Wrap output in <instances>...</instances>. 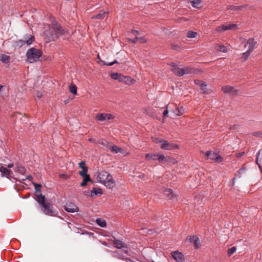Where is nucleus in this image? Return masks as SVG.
Segmentation results:
<instances>
[{"mask_svg": "<svg viewBox=\"0 0 262 262\" xmlns=\"http://www.w3.org/2000/svg\"><path fill=\"white\" fill-rule=\"evenodd\" d=\"M237 28V25L234 24H230L228 25H223L218 27L216 30L218 32H222L229 30H235Z\"/></svg>", "mask_w": 262, "mask_h": 262, "instance_id": "obj_7", "label": "nucleus"}, {"mask_svg": "<svg viewBox=\"0 0 262 262\" xmlns=\"http://www.w3.org/2000/svg\"><path fill=\"white\" fill-rule=\"evenodd\" d=\"M120 76V74L117 73H114L111 74V77L114 80H118Z\"/></svg>", "mask_w": 262, "mask_h": 262, "instance_id": "obj_48", "label": "nucleus"}, {"mask_svg": "<svg viewBox=\"0 0 262 262\" xmlns=\"http://www.w3.org/2000/svg\"><path fill=\"white\" fill-rule=\"evenodd\" d=\"M252 135L255 137L262 138V132L256 131L252 133Z\"/></svg>", "mask_w": 262, "mask_h": 262, "instance_id": "obj_49", "label": "nucleus"}, {"mask_svg": "<svg viewBox=\"0 0 262 262\" xmlns=\"http://www.w3.org/2000/svg\"><path fill=\"white\" fill-rule=\"evenodd\" d=\"M260 155V151H258L257 154H256V164L258 165L259 168L261 170L262 169V167H261V164L260 163H259V160H258V158H259V156Z\"/></svg>", "mask_w": 262, "mask_h": 262, "instance_id": "obj_46", "label": "nucleus"}, {"mask_svg": "<svg viewBox=\"0 0 262 262\" xmlns=\"http://www.w3.org/2000/svg\"><path fill=\"white\" fill-rule=\"evenodd\" d=\"M64 209L69 212H77L79 210L78 208L73 203H70L67 204L64 206Z\"/></svg>", "mask_w": 262, "mask_h": 262, "instance_id": "obj_12", "label": "nucleus"}, {"mask_svg": "<svg viewBox=\"0 0 262 262\" xmlns=\"http://www.w3.org/2000/svg\"><path fill=\"white\" fill-rule=\"evenodd\" d=\"M236 251V248L234 247H231L228 250V256H231Z\"/></svg>", "mask_w": 262, "mask_h": 262, "instance_id": "obj_45", "label": "nucleus"}, {"mask_svg": "<svg viewBox=\"0 0 262 262\" xmlns=\"http://www.w3.org/2000/svg\"><path fill=\"white\" fill-rule=\"evenodd\" d=\"M13 164H9L8 165H7V168L9 169V168H12L13 167Z\"/></svg>", "mask_w": 262, "mask_h": 262, "instance_id": "obj_61", "label": "nucleus"}, {"mask_svg": "<svg viewBox=\"0 0 262 262\" xmlns=\"http://www.w3.org/2000/svg\"><path fill=\"white\" fill-rule=\"evenodd\" d=\"M194 237H196V236H189L187 237V239L190 242H192L194 240Z\"/></svg>", "mask_w": 262, "mask_h": 262, "instance_id": "obj_56", "label": "nucleus"}, {"mask_svg": "<svg viewBox=\"0 0 262 262\" xmlns=\"http://www.w3.org/2000/svg\"><path fill=\"white\" fill-rule=\"evenodd\" d=\"M245 7L244 6H232L229 5L227 7L228 10L234 11H238L242 10Z\"/></svg>", "mask_w": 262, "mask_h": 262, "instance_id": "obj_21", "label": "nucleus"}, {"mask_svg": "<svg viewBox=\"0 0 262 262\" xmlns=\"http://www.w3.org/2000/svg\"><path fill=\"white\" fill-rule=\"evenodd\" d=\"M244 154V152H239L237 154L236 156L237 158H240L242 156H243Z\"/></svg>", "mask_w": 262, "mask_h": 262, "instance_id": "obj_59", "label": "nucleus"}, {"mask_svg": "<svg viewBox=\"0 0 262 262\" xmlns=\"http://www.w3.org/2000/svg\"><path fill=\"white\" fill-rule=\"evenodd\" d=\"M217 49L222 52H226L227 51L226 47L223 45H219Z\"/></svg>", "mask_w": 262, "mask_h": 262, "instance_id": "obj_42", "label": "nucleus"}, {"mask_svg": "<svg viewBox=\"0 0 262 262\" xmlns=\"http://www.w3.org/2000/svg\"><path fill=\"white\" fill-rule=\"evenodd\" d=\"M114 256L116 257L121 259H124L125 257L122 255L121 254L119 253L118 251H116L114 252Z\"/></svg>", "mask_w": 262, "mask_h": 262, "instance_id": "obj_44", "label": "nucleus"}, {"mask_svg": "<svg viewBox=\"0 0 262 262\" xmlns=\"http://www.w3.org/2000/svg\"><path fill=\"white\" fill-rule=\"evenodd\" d=\"M205 157L207 159L214 160L217 163L221 162L223 160V158L221 156L211 151H207L206 152Z\"/></svg>", "mask_w": 262, "mask_h": 262, "instance_id": "obj_5", "label": "nucleus"}, {"mask_svg": "<svg viewBox=\"0 0 262 262\" xmlns=\"http://www.w3.org/2000/svg\"><path fill=\"white\" fill-rule=\"evenodd\" d=\"M34 36L27 34L24 36L23 39L15 41L14 45L15 47L20 48L25 44L29 46L31 45L34 41Z\"/></svg>", "mask_w": 262, "mask_h": 262, "instance_id": "obj_4", "label": "nucleus"}, {"mask_svg": "<svg viewBox=\"0 0 262 262\" xmlns=\"http://www.w3.org/2000/svg\"><path fill=\"white\" fill-rule=\"evenodd\" d=\"M103 183L106 187L110 189L114 188L115 186V183L112 175L110 176Z\"/></svg>", "mask_w": 262, "mask_h": 262, "instance_id": "obj_14", "label": "nucleus"}, {"mask_svg": "<svg viewBox=\"0 0 262 262\" xmlns=\"http://www.w3.org/2000/svg\"><path fill=\"white\" fill-rule=\"evenodd\" d=\"M111 151L113 153L117 154L118 152H121L122 151V148L118 147L116 145H113L110 147Z\"/></svg>", "mask_w": 262, "mask_h": 262, "instance_id": "obj_27", "label": "nucleus"}, {"mask_svg": "<svg viewBox=\"0 0 262 262\" xmlns=\"http://www.w3.org/2000/svg\"><path fill=\"white\" fill-rule=\"evenodd\" d=\"M152 141L156 143H159L160 144V146L162 145V144L163 143L162 142V141H164V140L163 139H160V138H152Z\"/></svg>", "mask_w": 262, "mask_h": 262, "instance_id": "obj_43", "label": "nucleus"}, {"mask_svg": "<svg viewBox=\"0 0 262 262\" xmlns=\"http://www.w3.org/2000/svg\"><path fill=\"white\" fill-rule=\"evenodd\" d=\"M170 66L171 67V70L175 75L178 76H183V68H179L178 66L174 63H171Z\"/></svg>", "mask_w": 262, "mask_h": 262, "instance_id": "obj_9", "label": "nucleus"}, {"mask_svg": "<svg viewBox=\"0 0 262 262\" xmlns=\"http://www.w3.org/2000/svg\"><path fill=\"white\" fill-rule=\"evenodd\" d=\"M125 78V76H124L121 74H120V76H119V79L118 80L120 82H123L124 81Z\"/></svg>", "mask_w": 262, "mask_h": 262, "instance_id": "obj_54", "label": "nucleus"}, {"mask_svg": "<svg viewBox=\"0 0 262 262\" xmlns=\"http://www.w3.org/2000/svg\"><path fill=\"white\" fill-rule=\"evenodd\" d=\"M189 3L192 6L195 8H200L201 7V0H190Z\"/></svg>", "mask_w": 262, "mask_h": 262, "instance_id": "obj_20", "label": "nucleus"}, {"mask_svg": "<svg viewBox=\"0 0 262 262\" xmlns=\"http://www.w3.org/2000/svg\"><path fill=\"white\" fill-rule=\"evenodd\" d=\"M197 33L192 31H189L187 33V36L188 38H195L196 36Z\"/></svg>", "mask_w": 262, "mask_h": 262, "instance_id": "obj_36", "label": "nucleus"}, {"mask_svg": "<svg viewBox=\"0 0 262 262\" xmlns=\"http://www.w3.org/2000/svg\"><path fill=\"white\" fill-rule=\"evenodd\" d=\"M79 167L81 168V169H83L85 167H86V166H85V163L84 162V161H81L79 163Z\"/></svg>", "mask_w": 262, "mask_h": 262, "instance_id": "obj_53", "label": "nucleus"}, {"mask_svg": "<svg viewBox=\"0 0 262 262\" xmlns=\"http://www.w3.org/2000/svg\"><path fill=\"white\" fill-rule=\"evenodd\" d=\"M170 47H171V49L176 50V51H178L181 49V47L179 45L176 44L174 43H171L170 45Z\"/></svg>", "mask_w": 262, "mask_h": 262, "instance_id": "obj_39", "label": "nucleus"}, {"mask_svg": "<svg viewBox=\"0 0 262 262\" xmlns=\"http://www.w3.org/2000/svg\"><path fill=\"white\" fill-rule=\"evenodd\" d=\"M138 41H139L140 43H145L146 41V39L143 37H139L138 39Z\"/></svg>", "mask_w": 262, "mask_h": 262, "instance_id": "obj_52", "label": "nucleus"}, {"mask_svg": "<svg viewBox=\"0 0 262 262\" xmlns=\"http://www.w3.org/2000/svg\"><path fill=\"white\" fill-rule=\"evenodd\" d=\"M171 160H170V161H168V163H171L172 164H175L176 163V160L174 159L171 158Z\"/></svg>", "mask_w": 262, "mask_h": 262, "instance_id": "obj_58", "label": "nucleus"}, {"mask_svg": "<svg viewBox=\"0 0 262 262\" xmlns=\"http://www.w3.org/2000/svg\"><path fill=\"white\" fill-rule=\"evenodd\" d=\"M244 170H245V168L243 167L242 168H241L240 169H239V170L238 171V173L239 174H241L242 172H243Z\"/></svg>", "mask_w": 262, "mask_h": 262, "instance_id": "obj_60", "label": "nucleus"}, {"mask_svg": "<svg viewBox=\"0 0 262 262\" xmlns=\"http://www.w3.org/2000/svg\"><path fill=\"white\" fill-rule=\"evenodd\" d=\"M68 33V31L57 21H53L44 32L47 42L55 40L60 36Z\"/></svg>", "mask_w": 262, "mask_h": 262, "instance_id": "obj_2", "label": "nucleus"}, {"mask_svg": "<svg viewBox=\"0 0 262 262\" xmlns=\"http://www.w3.org/2000/svg\"><path fill=\"white\" fill-rule=\"evenodd\" d=\"M175 108L171 110V111L174 113L176 116H180L182 115L184 113V111L183 109H179L177 106L174 105Z\"/></svg>", "mask_w": 262, "mask_h": 262, "instance_id": "obj_25", "label": "nucleus"}, {"mask_svg": "<svg viewBox=\"0 0 262 262\" xmlns=\"http://www.w3.org/2000/svg\"><path fill=\"white\" fill-rule=\"evenodd\" d=\"M158 160L160 162L163 163H168V161H170L171 160V157L169 156H164L163 155H159Z\"/></svg>", "mask_w": 262, "mask_h": 262, "instance_id": "obj_24", "label": "nucleus"}, {"mask_svg": "<svg viewBox=\"0 0 262 262\" xmlns=\"http://www.w3.org/2000/svg\"><path fill=\"white\" fill-rule=\"evenodd\" d=\"M164 193L165 196L170 200H173L176 198V195L174 194L173 191L170 189H166L164 191Z\"/></svg>", "mask_w": 262, "mask_h": 262, "instance_id": "obj_17", "label": "nucleus"}, {"mask_svg": "<svg viewBox=\"0 0 262 262\" xmlns=\"http://www.w3.org/2000/svg\"><path fill=\"white\" fill-rule=\"evenodd\" d=\"M35 187V196L36 201L41 206V210L43 213L50 216H55L56 214L55 211L53 209L52 205L45 201V196L41 193V185L32 183Z\"/></svg>", "mask_w": 262, "mask_h": 262, "instance_id": "obj_1", "label": "nucleus"}, {"mask_svg": "<svg viewBox=\"0 0 262 262\" xmlns=\"http://www.w3.org/2000/svg\"><path fill=\"white\" fill-rule=\"evenodd\" d=\"M88 170V167H86L83 168L82 170L80 171L79 174L81 177L89 176V175L87 174Z\"/></svg>", "mask_w": 262, "mask_h": 262, "instance_id": "obj_35", "label": "nucleus"}, {"mask_svg": "<svg viewBox=\"0 0 262 262\" xmlns=\"http://www.w3.org/2000/svg\"><path fill=\"white\" fill-rule=\"evenodd\" d=\"M131 33L134 35H135V36H138V35H139V32L137 31V30H134V29H132L131 30Z\"/></svg>", "mask_w": 262, "mask_h": 262, "instance_id": "obj_55", "label": "nucleus"}, {"mask_svg": "<svg viewBox=\"0 0 262 262\" xmlns=\"http://www.w3.org/2000/svg\"><path fill=\"white\" fill-rule=\"evenodd\" d=\"M165 107H166V109H165V110L164 111L163 114V117H164V118H166V117H168V108H169L168 105H166V106H165Z\"/></svg>", "mask_w": 262, "mask_h": 262, "instance_id": "obj_51", "label": "nucleus"}, {"mask_svg": "<svg viewBox=\"0 0 262 262\" xmlns=\"http://www.w3.org/2000/svg\"><path fill=\"white\" fill-rule=\"evenodd\" d=\"M247 43L249 45V49L248 50L252 52L255 48L256 42L254 41V39L253 38H250L248 40Z\"/></svg>", "mask_w": 262, "mask_h": 262, "instance_id": "obj_16", "label": "nucleus"}, {"mask_svg": "<svg viewBox=\"0 0 262 262\" xmlns=\"http://www.w3.org/2000/svg\"><path fill=\"white\" fill-rule=\"evenodd\" d=\"M251 52L248 50L245 53H243L242 54L241 58L243 59L244 60H246L249 56H250Z\"/></svg>", "mask_w": 262, "mask_h": 262, "instance_id": "obj_34", "label": "nucleus"}, {"mask_svg": "<svg viewBox=\"0 0 262 262\" xmlns=\"http://www.w3.org/2000/svg\"><path fill=\"white\" fill-rule=\"evenodd\" d=\"M105 15V12H103L102 13H100L97 14L96 15L94 16L93 18H96V19H102L104 17Z\"/></svg>", "mask_w": 262, "mask_h": 262, "instance_id": "obj_40", "label": "nucleus"}, {"mask_svg": "<svg viewBox=\"0 0 262 262\" xmlns=\"http://www.w3.org/2000/svg\"><path fill=\"white\" fill-rule=\"evenodd\" d=\"M10 60V56L9 55L3 54L1 56V61L6 64L9 63Z\"/></svg>", "mask_w": 262, "mask_h": 262, "instance_id": "obj_28", "label": "nucleus"}, {"mask_svg": "<svg viewBox=\"0 0 262 262\" xmlns=\"http://www.w3.org/2000/svg\"><path fill=\"white\" fill-rule=\"evenodd\" d=\"M42 96L41 93L40 92H37L36 94V97L38 98V99L40 98Z\"/></svg>", "mask_w": 262, "mask_h": 262, "instance_id": "obj_57", "label": "nucleus"}, {"mask_svg": "<svg viewBox=\"0 0 262 262\" xmlns=\"http://www.w3.org/2000/svg\"><path fill=\"white\" fill-rule=\"evenodd\" d=\"M195 70L193 68L186 67L183 68V76L185 74H190L194 73Z\"/></svg>", "mask_w": 262, "mask_h": 262, "instance_id": "obj_19", "label": "nucleus"}, {"mask_svg": "<svg viewBox=\"0 0 262 262\" xmlns=\"http://www.w3.org/2000/svg\"><path fill=\"white\" fill-rule=\"evenodd\" d=\"M144 177V175L143 174H139L138 177L140 179H143Z\"/></svg>", "mask_w": 262, "mask_h": 262, "instance_id": "obj_62", "label": "nucleus"}, {"mask_svg": "<svg viewBox=\"0 0 262 262\" xmlns=\"http://www.w3.org/2000/svg\"><path fill=\"white\" fill-rule=\"evenodd\" d=\"M171 255L173 259L177 262H183L184 257L182 253L178 251H174L171 253Z\"/></svg>", "mask_w": 262, "mask_h": 262, "instance_id": "obj_15", "label": "nucleus"}, {"mask_svg": "<svg viewBox=\"0 0 262 262\" xmlns=\"http://www.w3.org/2000/svg\"><path fill=\"white\" fill-rule=\"evenodd\" d=\"M99 143L107 147V148H110L109 142L104 139H102V140H100V141H99Z\"/></svg>", "mask_w": 262, "mask_h": 262, "instance_id": "obj_37", "label": "nucleus"}, {"mask_svg": "<svg viewBox=\"0 0 262 262\" xmlns=\"http://www.w3.org/2000/svg\"><path fill=\"white\" fill-rule=\"evenodd\" d=\"M96 118L100 121H103L106 120L112 119L113 116L110 114H98L97 115Z\"/></svg>", "mask_w": 262, "mask_h": 262, "instance_id": "obj_10", "label": "nucleus"}, {"mask_svg": "<svg viewBox=\"0 0 262 262\" xmlns=\"http://www.w3.org/2000/svg\"><path fill=\"white\" fill-rule=\"evenodd\" d=\"M134 80L129 76H125L124 81L123 82L127 84H132L134 82Z\"/></svg>", "mask_w": 262, "mask_h": 262, "instance_id": "obj_32", "label": "nucleus"}, {"mask_svg": "<svg viewBox=\"0 0 262 262\" xmlns=\"http://www.w3.org/2000/svg\"><path fill=\"white\" fill-rule=\"evenodd\" d=\"M103 193L101 189L99 188H93V189L91 191L90 196H93L94 195H100Z\"/></svg>", "mask_w": 262, "mask_h": 262, "instance_id": "obj_22", "label": "nucleus"}, {"mask_svg": "<svg viewBox=\"0 0 262 262\" xmlns=\"http://www.w3.org/2000/svg\"><path fill=\"white\" fill-rule=\"evenodd\" d=\"M101 61L102 62V61ZM103 63L105 66H113L114 63H118V62L117 60H115L114 61L110 62L103 61Z\"/></svg>", "mask_w": 262, "mask_h": 262, "instance_id": "obj_47", "label": "nucleus"}, {"mask_svg": "<svg viewBox=\"0 0 262 262\" xmlns=\"http://www.w3.org/2000/svg\"><path fill=\"white\" fill-rule=\"evenodd\" d=\"M83 178L82 182L80 184V186L84 187L87 185V182H92V180H91L90 176H85L82 177Z\"/></svg>", "mask_w": 262, "mask_h": 262, "instance_id": "obj_26", "label": "nucleus"}, {"mask_svg": "<svg viewBox=\"0 0 262 262\" xmlns=\"http://www.w3.org/2000/svg\"><path fill=\"white\" fill-rule=\"evenodd\" d=\"M159 155L158 154H147L145 156V158L147 159H151V160H156L157 158H158Z\"/></svg>", "mask_w": 262, "mask_h": 262, "instance_id": "obj_31", "label": "nucleus"}, {"mask_svg": "<svg viewBox=\"0 0 262 262\" xmlns=\"http://www.w3.org/2000/svg\"><path fill=\"white\" fill-rule=\"evenodd\" d=\"M0 172H1L2 177H6L8 178L11 177V174L12 173L11 170L4 167L1 164L0 165Z\"/></svg>", "mask_w": 262, "mask_h": 262, "instance_id": "obj_13", "label": "nucleus"}, {"mask_svg": "<svg viewBox=\"0 0 262 262\" xmlns=\"http://www.w3.org/2000/svg\"><path fill=\"white\" fill-rule=\"evenodd\" d=\"M195 84L199 85L201 86V88L202 90L204 91V89L206 88V84L205 82H203V81L199 80H196L194 81Z\"/></svg>", "mask_w": 262, "mask_h": 262, "instance_id": "obj_29", "label": "nucleus"}, {"mask_svg": "<svg viewBox=\"0 0 262 262\" xmlns=\"http://www.w3.org/2000/svg\"><path fill=\"white\" fill-rule=\"evenodd\" d=\"M26 180H29L30 181H31L32 180V177L30 175H28L25 178H22L19 180H17V181L24 184V181H25Z\"/></svg>", "mask_w": 262, "mask_h": 262, "instance_id": "obj_41", "label": "nucleus"}, {"mask_svg": "<svg viewBox=\"0 0 262 262\" xmlns=\"http://www.w3.org/2000/svg\"><path fill=\"white\" fill-rule=\"evenodd\" d=\"M138 36H135V38L134 39L127 38V40L129 42L135 44L138 41Z\"/></svg>", "mask_w": 262, "mask_h": 262, "instance_id": "obj_50", "label": "nucleus"}, {"mask_svg": "<svg viewBox=\"0 0 262 262\" xmlns=\"http://www.w3.org/2000/svg\"><path fill=\"white\" fill-rule=\"evenodd\" d=\"M194 246L196 248H198L200 246V241L199 238L196 236L194 237V240L193 241Z\"/></svg>", "mask_w": 262, "mask_h": 262, "instance_id": "obj_38", "label": "nucleus"}, {"mask_svg": "<svg viewBox=\"0 0 262 262\" xmlns=\"http://www.w3.org/2000/svg\"><path fill=\"white\" fill-rule=\"evenodd\" d=\"M14 170L16 172H18L23 175L25 173L26 171L25 168L19 164L15 165Z\"/></svg>", "mask_w": 262, "mask_h": 262, "instance_id": "obj_18", "label": "nucleus"}, {"mask_svg": "<svg viewBox=\"0 0 262 262\" xmlns=\"http://www.w3.org/2000/svg\"><path fill=\"white\" fill-rule=\"evenodd\" d=\"M96 223L101 227H105L106 226L105 221L100 219H97L96 220Z\"/></svg>", "mask_w": 262, "mask_h": 262, "instance_id": "obj_30", "label": "nucleus"}, {"mask_svg": "<svg viewBox=\"0 0 262 262\" xmlns=\"http://www.w3.org/2000/svg\"><path fill=\"white\" fill-rule=\"evenodd\" d=\"M222 91L225 93H230L232 95L237 94L238 91L235 90L233 86L225 85L222 88Z\"/></svg>", "mask_w": 262, "mask_h": 262, "instance_id": "obj_11", "label": "nucleus"}, {"mask_svg": "<svg viewBox=\"0 0 262 262\" xmlns=\"http://www.w3.org/2000/svg\"><path fill=\"white\" fill-rule=\"evenodd\" d=\"M42 54L41 50L35 48H31L26 53L27 61L30 63L36 62L39 60Z\"/></svg>", "mask_w": 262, "mask_h": 262, "instance_id": "obj_3", "label": "nucleus"}, {"mask_svg": "<svg viewBox=\"0 0 262 262\" xmlns=\"http://www.w3.org/2000/svg\"><path fill=\"white\" fill-rule=\"evenodd\" d=\"M111 176L110 173L106 171H101L98 172L97 175V179L101 183H103L108 177Z\"/></svg>", "mask_w": 262, "mask_h": 262, "instance_id": "obj_8", "label": "nucleus"}, {"mask_svg": "<svg viewBox=\"0 0 262 262\" xmlns=\"http://www.w3.org/2000/svg\"><path fill=\"white\" fill-rule=\"evenodd\" d=\"M113 243L115 246L118 249L126 247L125 244L120 240L115 239Z\"/></svg>", "mask_w": 262, "mask_h": 262, "instance_id": "obj_23", "label": "nucleus"}, {"mask_svg": "<svg viewBox=\"0 0 262 262\" xmlns=\"http://www.w3.org/2000/svg\"><path fill=\"white\" fill-rule=\"evenodd\" d=\"M69 90L71 93L74 95H76L77 94V87L74 84H71L69 86Z\"/></svg>", "mask_w": 262, "mask_h": 262, "instance_id": "obj_33", "label": "nucleus"}, {"mask_svg": "<svg viewBox=\"0 0 262 262\" xmlns=\"http://www.w3.org/2000/svg\"><path fill=\"white\" fill-rule=\"evenodd\" d=\"M163 143L161 145V148L163 149L170 150L178 148L179 145L178 144L169 143L166 140L162 141Z\"/></svg>", "mask_w": 262, "mask_h": 262, "instance_id": "obj_6", "label": "nucleus"}]
</instances>
